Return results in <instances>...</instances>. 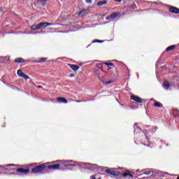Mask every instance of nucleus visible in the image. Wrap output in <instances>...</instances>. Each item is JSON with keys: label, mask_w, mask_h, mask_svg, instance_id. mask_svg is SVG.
I'll return each mask as SVG.
<instances>
[{"label": "nucleus", "mask_w": 179, "mask_h": 179, "mask_svg": "<svg viewBox=\"0 0 179 179\" xmlns=\"http://www.w3.org/2000/svg\"><path fill=\"white\" fill-rule=\"evenodd\" d=\"M45 169H47V165H45V164H42L34 167L31 169V171L34 174H37V173H44Z\"/></svg>", "instance_id": "f257e3e1"}, {"label": "nucleus", "mask_w": 179, "mask_h": 179, "mask_svg": "<svg viewBox=\"0 0 179 179\" xmlns=\"http://www.w3.org/2000/svg\"><path fill=\"white\" fill-rule=\"evenodd\" d=\"M105 171H106V173H107V174L113 176V177H118V176H120V171H115L111 170V169H106Z\"/></svg>", "instance_id": "f03ea898"}, {"label": "nucleus", "mask_w": 179, "mask_h": 179, "mask_svg": "<svg viewBox=\"0 0 179 179\" xmlns=\"http://www.w3.org/2000/svg\"><path fill=\"white\" fill-rule=\"evenodd\" d=\"M131 100H133L134 101H136V103H142L143 101V100L142 99V98L136 96V95H134V94H131L130 96Z\"/></svg>", "instance_id": "7ed1b4c3"}, {"label": "nucleus", "mask_w": 179, "mask_h": 179, "mask_svg": "<svg viewBox=\"0 0 179 179\" xmlns=\"http://www.w3.org/2000/svg\"><path fill=\"white\" fill-rule=\"evenodd\" d=\"M17 75L20 76V78H23L24 79H29V76L24 74L21 69L17 70Z\"/></svg>", "instance_id": "20e7f679"}, {"label": "nucleus", "mask_w": 179, "mask_h": 179, "mask_svg": "<svg viewBox=\"0 0 179 179\" xmlns=\"http://www.w3.org/2000/svg\"><path fill=\"white\" fill-rule=\"evenodd\" d=\"M170 13H175L176 15H179V8L175 6L169 7Z\"/></svg>", "instance_id": "39448f33"}, {"label": "nucleus", "mask_w": 179, "mask_h": 179, "mask_svg": "<svg viewBox=\"0 0 179 179\" xmlns=\"http://www.w3.org/2000/svg\"><path fill=\"white\" fill-rule=\"evenodd\" d=\"M39 29H45V27H48V26H52V23L50 22H40L39 24Z\"/></svg>", "instance_id": "423d86ee"}, {"label": "nucleus", "mask_w": 179, "mask_h": 179, "mask_svg": "<svg viewBox=\"0 0 179 179\" xmlns=\"http://www.w3.org/2000/svg\"><path fill=\"white\" fill-rule=\"evenodd\" d=\"M16 171L17 173H22L24 174H27V173H29L30 172V169H23V168H19V169H16Z\"/></svg>", "instance_id": "0eeeda50"}, {"label": "nucleus", "mask_w": 179, "mask_h": 179, "mask_svg": "<svg viewBox=\"0 0 179 179\" xmlns=\"http://www.w3.org/2000/svg\"><path fill=\"white\" fill-rule=\"evenodd\" d=\"M59 164H52V165H48V170H58L59 169Z\"/></svg>", "instance_id": "6e6552de"}, {"label": "nucleus", "mask_w": 179, "mask_h": 179, "mask_svg": "<svg viewBox=\"0 0 179 179\" xmlns=\"http://www.w3.org/2000/svg\"><path fill=\"white\" fill-rule=\"evenodd\" d=\"M68 66H70V68L73 69L74 72H76V71H79L80 67L76 64H68Z\"/></svg>", "instance_id": "1a4fd4ad"}, {"label": "nucleus", "mask_w": 179, "mask_h": 179, "mask_svg": "<svg viewBox=\"0 0 179 179\" xmlns=\"http://www.w3.org/2000/svg\"><path fill=\"white\" fill-rule=\"evenodd\" d=\"M57 101L59 103H64V104H68V100L64 97H57Z\"/></svg>", "instance_id": "9d476101"}, {"label": "nucleus", "mask_w": 179, "mask_h": 179, "mask_svg": "<svg viewBox=\"0 0 179 179\" xmlns=\"http://www.w3.org/2000/svg\"><path fill=\"white\" fill-rule=\"evenodd\" d=\"M30 29L32 31H34L35 30H40V25H39V24L31 25L30 27Z\"/></svg>", "instance_id": "9b49d317"}, {"label": "nucleus", "mask_w": 179, "mask_h": 179, "mask_svg": "<svg viewBox=\"0 0 179 179\" xmlns=\"http://www.w3.org/2000/svg\"><path fill=\"white\" fill-rule=\"evenodd\" d=\"M120 15H121V13L117 12V13L110 14V17L112 18V20H114V19H117V17H118V16H120Z\"/></svg>", "instance_id": "f8f14e48"}, {"label": "nucleus", "mask_w": 179, "mask_h": 179, "mask_svg": "<svg viewBox=\"0 0 179 179\" xmlns=\"http://www.w3.org/2000/svg\"><path fill=\"white\" fill-rule=\"evenodd\" d=\"M14 62H16L17 64H22V62H26V60L22 57H18L14 60Z\"/></svg>", "instance_id": "ddd939ff"}, {"label": "nucleus", "mask_w": 179, "mask_h": 179, "mask_svg": "<svg viewBox=\"0 0 179 179\" xmlns=\"http://www.w3.org/2000/svg\"><path fill=\"white\" fill-rule=\"evenodd\" d=\"M108 2V0H103V1H99L97 3V6H103V5H107Z\"/></svg>", "instance_id": "4468645a"}, {"label": "nucleus", "mask_w": 179, "mask_h": 179, "mask_svg": "<svg viewBox=\"0 0 179 179\" xmlns=\"http://www.w3.org/2000/svg\"><path fill=\"white\" fill-rule=\"evenodd\" d=\"M140 139L142 142H147L148 141H149L146 134H143V136H141L140 137Z\"/></svg>", "instance_id": "2eb2a0df"}, {"label": "nucleus", "mask_w": 179, "mask_h": 179, "mask_svg": "<svg viewBox=\"0 0 179 179\" xmlns=\"http://www.w3.org/2000/svg\"><path fill=\"white\" fill-rule=\"evenodd\" d=\"M177 48V45H171L169 47H168L166 49V52H169V51H172V50H174L175 48Z\"/></svg>", "instance_id": "dca6fc26"}, {"label": "nucleus", "mask_w": 179, "mask_h": 179, "mask_svg": "<svg viewBox=\"0 0 179 179\" xmlns=\"http://www.w3.org/2000/svg\"><path fill=\"white\" fill-rule=\"evenodd\" d=\"M169 87H170V83H169V81H164L163 83V88L167 90Z\"/></svg>", "instance_id": "f3484780"}, {"label": "nucleus", "mask_w": 179, "mask_h": 179, "mask_svg": "<svg viewBox=\"0 0 179 179\" xmlns=\"http://www.w3.org/2000/svg\"><path fill=\"white\" fill-rule=\"evenodd\" d=\"M123 177H128L129 178H134V175L129 172H125L123 173Z\"/></svg>", "instance_id": "a211bd4d"}, {"label": "nucleus", "mask_w": 179, "mask_h": 179, "mask_svg": "<svg viewBox=\"0 0 179 179\" xmlns=\"http://www.w3.org/2000/svg\"><path fill=\"white\" fill-rule=\"evenodd\" d=\"M134 134H136V131H141V127H139V124L138 123L134 124Z\"/></svg>", "instance_id": "6ab92c4d"}, {"label": "nucleus", "mask_w": 179, "mask_h": 179, "mask_svg": "<svg viewBox=\"0 0 179 179\" xmlns=\"http://www.w3.org/2000/svg\"><path fill=\"white\" fill-rule=\"evenodd\" d=\"M86 15V10H82L78 13V16L80 17H83Z\"/></svg>", "instance_id": "aec40b11"}, {"label": "nucleus", "mask_w": 179, "mask_h": 179, "mask_svg": "<svg viewBox=\"0 0 179 179\" xmlns=\"http://www.w3.org/2000/svg\"><path fill=\"white\" fill-rule=\"evenodd\" d=\"M103 65H106L107 66H114L115 69H117V67L114 66V63L111 62H103Z\"/></svg>", "instance_id": "412c9836"}, {"label": "nucleus", "mask_w": 179, "mask_h": 179, "mask_svg": "<svg viewBox=\"0 0 179 179\" xmlns=\"http://www.w3.org/2000/svg\"><path fill=\"white\" fill-rule=\"evenodd\" d=\"M154 107H158L159 108H162V107H163V104H162L160 102H155L154 103Z\"/></svg>", "instance_id": "4be33fe9"}, {"label": "nucleus", "mask_w": 179, "mask_h": 179, "mask_svg": "<svg viewBox=\"0 0 179 179\" xmlns=\"http://www.w3.org/2000/svg\"><path fill=\"white\" fill-rule=\"evenodd\" d=\"M1 61L2 62H7V61H9V57H1Z\"/></svg>", "instance_id": "5701e85b"}, {"label": "nucleus", "mask_w": 179, "mask_h": 179, "mask_svg": "<svg viewBox=\"0 0 179 179\" xmlns=\"http://www.w3.org/2000/svg\"><path fill=\"white\" fill-rule=\"evenodd\" d=\"M47 58L45 57H41L39 58V62H45V61H47Z\"/></svg>", "instance_id": "b1692460"}, {"label": "nucleus", "mask_w": 179, "mask_h": 179, "mask_svg": "<svg viewBox=\"0 0 179 179\" xmlns=\"http://www.w3.org/2000/svg\"><path fill=\"white\" fill-rule=\"evenodd\" d=\"M106 20H113V18L111 17V15H109V16H107V17H106Z\"/></svg>", "instance_id": "393cba45"}, {"label": "nucleus", "mask_w": 179, "mask_h": 179, "mask_svg": "<svg viewBox=\"0 0 179 179\" xmlns=\"http://www.w3.org/2000/svg\"><path fill=\"white\" fill-rule=\"evenodd\" d=\"M93 43H103V41H100L99 39H95V40L93 41Z\"/></svg>", "instance_id": "a878e982"}, {"label": "nucleus", "mask_w": 179, "mask_h": 179, "mask_svg": "<svg viewBox=\"0 0 179 179\" xmlns=\"http://www.w3.org/2000/svg\"><path fill=\"white\" fill-rule=\"evenodd\" d=\"M138 8V6H136V4H133L131 6V9H137Z\"/></svg>", "instance_id": "bb28decb"}, {"label": "nucleus", "mask_w": 179, "mask_h": 179, "mask_svg": "<svg viewBox=\"0 0 179 179\" xmlns=\"http://www.w3.org/2000/svg\"><path fill=\"white\" fill-rule=\"evenodd\" d=\"M151 173H152L151 171H147V172L144 173V174H145V176H150Z\"/></svg>", "instance_id": "cd10ccee"}, {"label": "nucleus", "mask_w": 179, "mask_h": 179, "mask_svg": "<svg viewBox=\"0 0 179 179\" xmlns=\"http://www.w3.org/2000/svg\"><path fill=\"white\" fill-rule=\"evenodd\" d=\"M110 83H113V81L109 80V81L106 83V85H110Z\"/></svg>", "instance_id": "c85d7f7f"}, {"label": "nucleus", "mask_w": 179, "mask_h": 179, "mask_svg": "<svg viewBox=\"0 0 179 179\" xmlns=\"http://www.w3.org/2000/svg\"><path fill=\"white\" fill-rule=\"evenodd\" d=\"M87 3H92V0H85Z\"/></svg>", "instance_id": "c756f323"}, {"label": "nucleus", "mask_w": 179, "mask_h": 179, "mask_svg": "<svg viewBox=\"0 0 179 179\" xmlns=\"http://www.w3.org/2000/svg\"><path fill=\"white\" fill-rule=\"evenodd\" d=\"M91 179H96V176L95 175H92L90 177Z\"/></svg>", "instance_id": "7c9ffc66"}, {"label": "nucleus", "mask_w": 179, "mask_h": 179, "mask_svg": "<svg viewBox=\"0 0 179 179\" xmlns=\"http://www.w3.org/2000/svg\"><path fill=\"white\" fill-rule=\"evenodd\" d=\"M73 101H76V103H82L80 100H73Z\"/></svg>", "instance_id": "2f4dec72"}, {"label": "nucleus", "mask_w": 179, "mask_h": 179, "mask_svg": "<svg viewBox=\"0 0 179 179\" xmlns=\"http://www.w3.org/2000/svg\"><path fill=\"white\" fill-rule=\"evenodd\" d=\"M74 76H75V74L73 73L70 74V78H73Z\"/></svg>", "instance_id": "473e14b6"}, {"label": "nucleus", "mask_w": 179, "mask_h": 179, "mask_svg": "<svg viewBox=\"0 0 179 179\" xmlns=\"http://www.w3.org/2000/svg\"><path fill=\"white\" fill-rule=\"evenodd\" d=\"M116 2H119V3H121L122 0H115Z\"/></svg>", "instance_id": "72a5a7b5"}, {"label": "nucleus", "mask_w": 179, "mask_h": 179, "mask_svg": "<svg viewBox=\"0 0 179 179\" xmlns=\"http://www.w3.org/2000/svg\"><path fill=\"white\" fill-rule=\"evenodd\" d=\"M38 89H41V87H43V86L39 85V86H38Z\"/></svg>", "instance_id": "f704fd0d"}, {"label": "nucleus", "mask_w": 179, "mask_h": 179, "mask_svg": "<svg viewBox=\"0 0 179 179\" xmlns=\"http://www.w3.org/2000/svg\"><path fill=\"white\" fill-rule=\"evenodd\" d=\"M8 166H15V164H9Z\"/></svg>", "instance_id": "c9c22d12"}, {"label": "nucleus", "mask_w": 179, "mask_h": 179, "mask_svg": "<svg viewBox=\"0 0 179 179\" xmlns=\"http://www.w3.org/2000/svg\"><path fill=\"white\" fill-rule=\"evenodd\" d=\"M45 2H47V1H48V0H43Z\"/></svg>", "instance_id": "e433bc0d"}, {"label": "nucleus", "mask_w": 179, "mask_h": 179, "mask_svg": "<svg viewBox=\"0 0 179 179\" xmlns=\"http://www.w3.org/2000/svg\"><path fill=\"white\" fill-rule=\"evenodd\" d=\"M155 129H157V127H155Z\"/></svg>", "instance_id": "4c0bfd02"}]
</instances>
